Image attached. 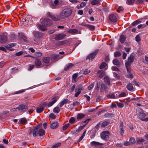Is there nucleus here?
I'll return each mask as SVG.
<instances>
[{"label":"nucleus","mask_w":148,"mask_h":148,"mask_svg":"<svg viewBox=\"0 0 148 148\" xmlns=\"http://www.w3.org/2000/svg\"><path fill=\"white\" fill-rule=\"evenodd\" d=\"M34 67V66L31 65H29L28 66V68H27V70L28 71H30L32 70L33 69Z\"/></svg>","instance_id":"nucleus-57"},{"label":"nucleus","mask_w":148,"mask_h":148,"mask_svg":"<svg viewBox=\"0 0 148 148\" xmlns=\"http://www.w3.org/2000/svg\"><path fill=\"white\" fill-rule=\"evenodd\" d=\"M56 117V115L53 113H51L49 115V118L51 119H55Z\"/></svg>","instance_id":"nucleus-44"},{"label":"nucleus","mask_w":148,"mask_h":148,"mask_svg":"<svg viewBox=\"0 0 148 148\" xmlns=\"http://www.w3.org/2000/svg\"><path fill=\"white\" fill-rule=\"evenodd\" d=\"M70 124L69 123L66 124L65 125L63 126V130H65L69 126Z\"/></svg>","instance_id":"nucleus-49"},{"label":"nucleus","mask_w":148,"mask_h":148,"mask_svg":"<svg viewBox=\"0 0 148 148\" xmlns=\"http://www.w3.org/2000/svg\"><path fill=\"white\" fill-rule=\"evenodd\" d=\"M78 30L76 29H69L68 30L67 32L70 33L72 35L77 34L78 32Z\"/></svg>","instance_id":"nucleus-16"},{"label":"nucleus","mask_w":148,"mask_h":148,"mask_svg":"<svg viewBox=\"0 0 148 148\" xmlns=\"http://www.w3.org/2000/svg\"><path fill=\"white\" fill-rule=\"evenodd\" d=\"M42 124L40 123L35 128L30 129L28 132L27 136L29 138L32 137V134L34 137L38 135L40 136H42L45 135V131L42 129Z\"/></svg>","instance_id":"nucleus-1"},{"label":"nucleus","mask_w":148,"mask_h":148,"mask_svg":"<svg viewBox=\"0 0 148 148\" xmlns=\"http://www.w3.org/2000/svg\"><path fill=\"white\" fill-rule=\"evenodd\" d=\"M144 141V139L142 138H137L136 139V142L138 144L141 143Z\"/></svg>","instance_id":"nucleus-35"},{"label":"nucleus","mask_w":148,"mask_h":148,"mask_svg":"<svg viewBox=\"0 0 148 148\" xmlns=\"http://www.w3.org/2000/svg\"><path fill=\"white\" fill-rule=\"evenodd\" d=\"M104 82L106 84L109 85L110 83V79L109 77H105L104 78Z\"/></svg>","instance_id":"nucleus-23"},{"label":"nucleus","mask_w":148,"mask_h":148,"mask_svg":"<svg viewBox=\"0 0 148 148\" xmlns=\"http://www.w3.org/2000/svg\"><path fill=\"white\" fill-rule=\"evenodd\" d=\"M57 101L56 99L53 100L52 101L49 102V103L45 102L43 103V106H41L38 107L36 109V111H42L44 110H45V107L47 106L48 107L51 106L55 103Z\"/></svg>","instance_id":"nucleus-3"},{"label":"nucleus","mask_w":148,"mask_h":148,"mask_svg":"<svg viewBox=\"0 0 148 148\" xmlns=\"http://www.w3.org/2000/svg\"><path fill=\"white\" fill-rule=\"evenodd\" d=\"M126 87L129 91H132L133 90L134 88L132 85L130 83H129L127 85Z\"/></svg>","instance_id":"nucleus-24"},{"label":"nucleus","mask_w":148,"mask_h":148,"mask_svg":"<svg viewBox=\"0 0 148 148\" xmlns=\"http://www.w3.org/2000/svg\"><path fill=\"white\" fill-rule=\"evenodd\" d=\"M86 26L89 29L91 30H94L95 29V26L94 25L87 24L86 25Z\"/></svg>","instance_id":"nucleus-32"},{"label":"nucleus","mask_w":148,"mask_h":148,"mask_svg":"<svg viewBox=\"0 0 148 148\" xmlns=\"http://www.w3.org/2000/svg\"><path fill=\"white\" fill-rule=\"evenodd\" d=\"M138 116L142 121H144V119L145 118L146 115H147V114H145L144 112H138L137 113Z\"/></svg>","instance_id":"nucleus-12"},{"label":"nucleus","mask_w":148,"mask_h":148,"mask_svg":"<svg viewBox=\"0 0 148 148\" xmlns=\"http://www.w3.org/2000/svg\"><path fill=\"white\" fill-rule=\"evenodd\" d=\"M74 66V65L72 63H69L67 65L64 69V70L67 71Z\"/></svg>","instance_id":"nucleus-22"},{"label":"nucleus","mask_w":148,"mask_h":148,"mask_svg":"<svg viewBox=\"0 0 148 148\" xmlns=\"http://www.w3.org/2000/svg\"><path fill=\"white\" fill-rule=\"evenodd\" d=\"M75 85H73L72 86V87H71V88L69 89V91L70 92H72L73 91V90H74V89L75 88Z\"/></svg>","instance_id":"nucleus-58"},{"label":"nucleus","mask_w":148,"mask_h":148,"mask_svg":"<svg viewBox=\"0 0 148 148\" xmlns=\"http://www.w3.org/2000/svg\"><path fill=\"white\" fill-rule=\"evenodd\" d=\"M35 55L37 56L40 57L42 56V53L40 52H36Z\"/></svg>","instance_id":"nucleus-55"},{"label":"nucleus","mask_w":148,"mask_h":148,"mask_svg":"<svg viewBox=\"0 0 148 148\" xmlns=\"http://www.w3.org/2000/svg\"><path fill=\"white\" fill-rule=\"evenodd\" d=\"M146 26V25L145 24H140V25H138V26L137 28L138 29H140L141 28H144V27H145Z\"/></svg>","instance_id":"nucleus-53"},{"label":"nucleus","mask_w":148,"mask_h":148,"mask_svg":"<svg viewBox=\"0 0 148 148\" xmlns=\"http://www.w3.org/2000/svg\"><path fill=\"white\" fill-rule=\"evenodd\" d=\"M141 22V21L139 20H137L134 22L132 24V25L134 26L138 24Z\"/></svg>","instance_id":"nucleus-38"},{"label":"nucleus","mask_w":148,"mask_h":148,"mask_svg":"<svg viewBox=\"0 0 148 148\" xmlns=\"http://www.w3.org/2000/svg\"><path fill=\"white\" fill-rule=\"evenodd\" d=\"M121 55V53L119 52H116L114 53V56L116 57L120 56Z\"/></svg>","instance_id":"nucleus-54"},{"label":"nucleus","mask_w":148,"mask_h":148,"mask_svg":"<svg viewBox=\"0 0 148 148\" xmlns=\"http://www.w3.org/2000/svg\"><path fill=\"white\" fill-rule=\"evenodd\" d=\"M15 45V44L14 43H11L5 46V47L7 49H8L12 47Z\"/></svg>","instance_id":"nucleus-33"},{"label":"nucleus","mask_w":148,"mask_h":148,"mask_svg":"<svg viewBox=\"0 0 148 148\" xmlns=\"http://www.w3.org/2000/svg\"><path fill=\"white\" fill-rule=\"evenodd\" d=\"M113 64L117 66H119L120 62L119 61L116 59H115L113 61Z\"/></svg>","instance_id":"nucleus-27"},{"label":"nucleus","mask_w":148,"mask_h":148,"mask_svg":"<svg viewBox=\"0 0 148 148\" xmlns=\"http://www.w3.org/2000/svg\"><path fill=\"white\" fill-rule=\"evenodd\" d=\"M68 101V100L67 99H64L62 101L60 104V107H62L64 104H65L67 103Z\"/></svg>","instance_id":"nucleus-29"},{"label":"nucleus","mask_w":148,"mask_h":148,"mask_svg":"<svg viewBox=\"0 0 148 148\" xmlns=\"http://www.w3.org/2000/svg\"><path fill=\"white\" fill-rule=\"evenodd\" d=\"M84 88L81 85H79L76 88L75 92L76 93L75 94V96L77 97L81 93V91L83 90Z\"/></svg>","instance_id":"nucleus-5"},{"label":"nucleus","mask_w":148,"mask_h":148,"mask_svg":"<svg viewBox=\"0 0 148 148\" xmlns=\"http://www.w3.org/2000/svg\"><path fill=\"white\" fill-rule=\"evenodd\" d=\"M107 65L106 63L105 62H103L99 66L100 69L104 68Z\"/></svg>","instance_id":"nucleus-40"},{"label":"nucleus","mask_w":148,"mask_h":148,"mask_svg":"<svg viewBox=\"0 0 148 148\" xmlns=\"http://www.w3.org/2000/svg\"><path fill=\"white\" fill-rule=\"evenodd\" d=\"M100 125V124H97L94 128V130L95 132H96L99 130V127Z\"/></svg>","instance_id":"nucleus-39"},{"label":"nucleus","mask_w":148,"mask_h":148,"mask_svg":"<svg viewBox=\"0 0 148 148\" xmlns=\"http://www.w3.org/2000/svg\"><path fill=\"white\" fill-rule=\"evenodd\" d=\"M126 37L123 35H121L119 38L120 41L121 43H123L125 40Z\"/></svg>","instance_id":"nucleus-25"},{"label":"nucleus","mask_w":148,"mask_h":148,"mask_svg":"<svg viewBox=\"0 0 148 148\" xmlns=\"http://www.w3.org/2000/svg\"><path fill=\"white\" fill-rule=\"evenodd\" d=\"M112 69L113 71H119V69L115 66H112L111 68Z\"/></svg>","instance_id":"nucleus-59"},{"label":"nucleus","mask_w":148,"mask_h":148,"mask_svg":"<svg viewBox=\"0 0 148 148\" xmlns=\"http://www.w3.org/2000/svg\"><path fill=\"white\" fill-rule=\"evenodd\" d=\"M51 7L53 9H55L57 8L58 7L57 5H55L54 3H52L51 4Z\"/></svg>","instance_id":"nucleus-48"},{"label":"nucleus","mask_w":148,"mask_h":148,"mask_svg":"<svg viewBox=\"0 0 148 148\" xmlns=\"http://www.w3.org/2000/svg\"><path fill=\"white\" fill-rule=\"evenodd\" d=\"M23 53V52L22 51H20L17 53H16V55L17 56H20Z\"/></svg>","instance_id":"nucleus-64"},{"label":"nucleus","mask_w":148,"mask_h":148,"mask_svg":"<svg viewBox=\"0 0 148 148\" xmlns=\"http://www.w3.org/2000/svg\"><path fill=\"white\" fill-rule=\"evenodd\" d=\"M98 73L99 74V77H101L105 75L104 71L102 70H101L98 72Z\"/></svg>","instance_id":"nucleus-31"},{"label":"nucleus","mask_w":148,"mask_h":148,"mask_svg":"<svg viewBox=\"0 0 148 148\" xmlns=\"http://www.w3.org/2000/svg\"><path fill=\"white\" fill-rule=\"evenodd\" d=\"M34 64L35 65L37 66H40L41 64V63L40 60L38 58L35 59L34 61Z\"/></svg>","instance_id":"nucleus-18"},{"label":"nucleus","mask_w":148,"mask_h":148,"mask_svg":"<svg viewBox=\"0 0 148 148\" xmlns=\"http://www.w3.org/2000/svg\"><path fill=\"white\" fill-rule=\"evenodd\" d=\"M8 40L7 37L5 35H0V42L1 43H4Z\"/></svg>","instance_id":"nucleus-13"},{"label":"nucleus","mask_w":148,"mask_h":148,"mask_svg":"<svg viewBox=\"0 0 148 148\" xmlns=\"http://www.w3.org/2000/svg\"><path fill=\"white\" fill-rule=\"evenodd\" d=\"M135 1V0H127V3L128 4L130 5L134 3Z\"/></svg>","instance_id":"nucleus-47"},{"label":"nucleus","mask_w":148,"mask_h":148,"mask_svg":"<svg viewBox=\"0 0 148 148\" xmlns=\"http://www.w3.org/2000/svg\"><path fill=\"white\" fill-rule=\"evenodd\" d=\"M109 123V122L108 121H104L101 124V127H104L107 126V125H108Z\"/></svg>","instance_id":"nucleus-42"},{"label":"nucleus","mask_w":148,"mask_h":148,"mask_svg":"<svg viewBox=\"0 0 148 148\" xmlns=\"http://www.w3.org/2000/svg\"><path fill=\"white\" fill-rule=\"evenodd\" d=\"M37 27L39 29L41 30L44 31L46 29V27L43 26L42 25H41L40 24H38L37 25Z\"/></svg>","instance_id":"nucleus-26"},{"label":"nucleus","mask_w":148,"mask_h":148,"mask_svg":"<svg viewBox=\"0 0 148 148\" xmlns=\"http://www.w3.org/2000/svg\"><path fill=\"white\" fill-rule=\"evenodd\" d=\"M58 55L53 54L51 57V60L53 61H57L59 59Z\"/></svg>","instance_id":"nucleus-19"},{"label":"nucleus","mask_w":148,"mask_h":148,"mask_svg":"<svg viewBox=\"0 0 148 148\" xmlns=\"http://www.w3.org/2000/svg\"><path fill=\"white\" fill-rule=\"evenodd\" d=\"M55 39L57 40L62 39L66 36V35L64 34H59L54 35Z\"/></svg>","instance_id":"nucleus-9"},{"label":"nucleus","mask_w":148,"mask_h":148,"mask_svg":"<svg viewBox=\"0 0 148 148\" xmlns=\"http://www.w3.org/2000/svg\"><path fill=\"white\" fill-rule=\"evenodd\" d=\"M120 133L121 135L123 136L124 132V130L123 128H120Z\"/></svg>","instance_id":"nucleus-56"},{"label":"nucleus","mask_w":148,"mask_h":148,"mask_svg":"<svg viewBox=\"0 0 148 148\" xmlns=\"http://www.w3.org/2000/svg\"><path fill=\"white\" fill-rule=\"evenodd\" d=\"M136 40L137 42H139L140 41V36L138 35L136 36L135 37Z\"/></svg>","instance_id":"nucleus-61"},{"label":"nucleus","mask_w":148,"mask_h":148,"mask_svg":"<svg viewBox=\"0 0 148 148\" xmlns=\"http://www.w3.org/2000/svg\"><path fill=\"white\" fill-rule=\"evenodd\" d=\"M94 84H91L89 86H88V88L89 90H90L92 89L94 87Z\"/></svg>","instance_id":"nucleus-63"},{"label":"nucleus","mask_w":148,"mask_h":148,"mask_svg":"<svg viewBox=\"0 0 148 148\" xmlns=\"http://www.w3.org/2000/svg\"><path fill=\"white\" fill-rule=\"evenodd\" d=\"M126 96V93L124 92H123L119 95L118 97H123Z\"/></svg>","instance_id":"nucleus-46"},{"label":"nucleus","mask_w":148,"mask_h":148,"mask_svg":"<svg viewBox=\"0 0 148 148\" xmlns=\"http://www.w3.org/2000/svg\"><path fill=\"white\" fill-rule=\"evenodd\" d=\"M60 145L61 143H58L52 145L51 148H57L58 147L60 146Z\"/></svg>","instance_id":"nucleus-41"},{"label":"nucleus","mask_w":148,"mask_h":148,"mask_svg":"<svg viewBox=\"0 0 148 148\" xmlns=\"http://www.w3.org/2000/svg\"><path fill=\"white\" fill-rule=\"evenodd\" d=\"M131 64V63H129V62H127V61L125 63V66L126 68H127L130 67Z\"/></svg>","instance_id":"nucleus-60"},{"label":"nucleus","mask_w":148,"mask_h":148,"mask_svg":"<svg viewBox=\"0 0 148 148\" xmlns=\"http://www.w3.org/2000/svg\"><path fill=\"white\" fill-rule=\"evenodd\" d=\"M75 119L74 117H71L69 120V122L71 123H73L75 122Z\"/></svg>","instance_id":"nucleus-50"},{"label":"nucleus","mask_w":148,"mask_h":148,"mask_svg":"<svg viewBox=\"0 0 148 148\" xmlns=\"http://www.w3.org/2000/svg\"><path fill=\"white\" fill-rule=\"evenodd\" d=\"M72 12V9L69 8L64 9L60 14V17L61 18L65 19L69 17Z\"/></svg>","instance_id":"nucleus-2"},{"label":"nucleus","mask_w":148,"mask_h":148,"mask_svg":"<svg viewBox=\"0 0 148 148\" xmlns=\"http://www.w3.org/2000/svg\"><path fill=\"white\" fill-rule=\"evenodd\" d=\"M110 133L108 131H104L101 134V138L105 140H107L109 139Z\"/></svg>","instance_id":"nucleus-4"},{"label":"nucleus","mask_w":148,"mask_h":148,"mask_svg":"<svg viewBox=\"0 0 148 148\" xmlns=\"http://www.w3.org/2000/svg\"><path fill=\"white\" fill-rule=\"evenodd\" d=\"M43 62L46 64L49 63L50 61L49 58L48 57H45L43 58Z\"/></svg>","instance_id":"nucleus-28"},{"label":"nucleus","mask_w":148,"mask_h":148,"mask_svg":"<svg viewBox=\"0 0 148 148\" xmlns=\"http://www.w3.org/2000/svg\"><path fill=\"white\" fill-rule=\"evenodd\" d=\"M117 104L118 107L119 108H122L124 106L123 104L120 102H117Z\"/></svg>","instance_id":"nucleus-51"},{"label":"nucleus","mask_w":148,"mask_h":148,"mask_svg":"<svg viewBox=\"0 0 148 148\" xmlns=\"http://www.w3.org/2000/svg\"><path fill=\"white\" fill-rule=\"evenodd\" d=\"M98 50H95L93 52L90 53L87 57L86 58V60H91V61H92L93 59L95 58L96 55L98 53Z\"/></svg>","instance_id":"nucleus-6"},{"label":"nucleus","mask_w":148,"mask_h":148,"mask_svg":"<svg viewBox=\"0 0 148 148\" xmlns=\"http://www.w3.org/2000/svg\"><path fill=\"white\" fill-rule=\"evenodd\" d=\"M47 16L48 17L52 19L54 21H59L61 18L60 16H57L51 14L49 12H48Z\"/></svg>","instance_id":"nucleus-8"},{"label":"nucleus","mask_w":148,"mask_h":148,"mask_svg":"<svg viewBox=\"0 0 148 148\" xmlns=\"http://www.w3.org/2000/svg\"><path fill=\"white\" fill-rule=\"evenodd\" d=\"M28 109L27 106L25 105L22 104L18 106V107L16 108L15 110H27Z\"/></svg>","instance_id":"nucleus-10"},{"label":"nucleus","mask_w":148,"mask_h":148,"mask_svg":"<svg viewBox=\"0 0 148 148\" xmlns=\"http://www.w3.org/2000/svg\"><path fill=\"white\" fill-rule=\"evenodd\" d=\"M134 58L132 56H130L128 58V61L127 62L130 63H131L134 61Z\"/></svg>","instance_id":"nucleus-37"},{"label":"nucleus","mask_w":148,"mask_h":148,"mask_svg":"<svg viewBox=\"0 0 148 148\" xmlns=\"http://www.w3.org/2000/svg\"><path fill=\"white\" fill-rule=\"evenodd\" d=\"M107 88L106 87L105 84H101V91L103 90L106 91Z\"/></svg>","instance_id":"nucleus-34"},{"label":"nucleus","mask_w":148,"mask_h":148,"mask_svg":"<svg viewBox=\"0 0 148 148\" xmlns=\"http://www.w3.org/2000/svg\"><path fill=\"white\" fill-rule=\"evenodd\" d=\"M101 0H93L91 2V4L92 5H99L101 4L100 3V2L101 1Z\"/></svg>","instance_id":"nucleus-20"},{"label":"nucleus","mask_w":148,"mask_h":148,"mask_svg":"<svg viewBox=\"0 0 148 148\" xmlns=\"http://www.w3.org/2000/svg\"><path fill=\"white\" fill-rule=\"evenodd\" d=\"M90 144L91 146H101L103 145V144L102 143L95 141H93L91 142Z\"/></svg>","instance_id":"nucleus-17"},{"label":"nucleus","mask_w":148,"mask_h":148,"mask_svg":"<svg viewBox=\"0 0 148 148\" xmlns=\"http://www.w3.org/2000/svg\"><path fill=\"white\" fill-rule=\"evenodd\" d=\"M15 37V35L14 34H10V40H13L14 38Z\"/></svg>","instance_id":"nucleus-62"},{"label":"nucleus","mask_w":148,"mask_h":148,"mask_svg":"<svg viewBox=\"0 0 148 148\" xmlns=\"http://www.w3.org/2000/svg\"><path fill=\"white\" fill-rule=\"evenodd\" d=\"M77 77V74L75 73L73 75L72 81L73 82H75L76 81V79Z\"/></svg>","instance_id":"nucleus-30"},{"label":"nucleus","mask_w":148,"mask_h":148,"mask_svg":"<svg viewBox=\"0 0 148 148\" xmlns=\"http://www.w3.org/2000/svg\"><path fill=\"white\" fill-rule=\"evenodd\" d=\"M110 21L113 22H116L117 21V16L116 14H111L109 17Z\"/></svg>","instance_id":"nucleus-11"},{"label":"nucleus","mask_w":148,"mask_h":148,"mask_svg":"<svg viewBox=\"0 0 148 148\" xmlns=\"http://www.w3.org/2000/svg\"><path fill=\"white\" fill-rule=\"evenodd\" d=\"M41 23L43 26L47 27L51 25L52 23V21L50 19L45 18L43 20Z\"/></svg>","instance_id":"nucleus-7"},{"label":"nucleus","mask_w":148,"mask_h":148,"mask_svg":"<svg viewBox=\"0 0 148 148\" xmlns=\"http://www.w3.org/2000/svg\"><path fill=\"white\" fill-rule=\"evenodd\" d=\"M59 126V124L57 122H54L50 124V128L51 129H55L57 128Z\"/></svg>","instance_id":"nucleus-15"},{"label":"nucleus","mask_w":148,"mask_h":148,"mask_svg":"<svg viewBox=\"0 0 148 148\" xmlns=\"http://www.w3.org/2000/svg\"><path fill=\"white\" fill-rule=\"evenodd\" d=\"M90 72V70L88 69H85L83 73L84 75H86L89 73Z\"/></svg>","instance_id":"nucleus-43"},{"label":"nucleus","mask_w":148,"mask_h":148,"mask_svg":"<svg viewBox=\"0 0 148 148\" xmlns=\"http://www.w3.org/2000/svg\"><path fill=\"white\" fill-rule=\"evenodd\" d=\"M129 142L130 145H132L136 142V140L133 138L132 137L130 138Z\"/></svg>","instance_id":"nucleus-36"},{"label":"nucleus","mask_w":148,"mask_h":148,"mask_svg":"<svg viewBox=\"0 0 148 148\" xmlns=\"http://www.w3.org/2000/svg\"><path fill=\"white\" fill-rule=\"evenodd\" d=\"M107 97L108 98H115V95L113 93H110L108 95Z\"/></svg>","instance_id":"nucleus-45"},{"label":"nucleus","mask_w":148,"mask_h":148,"mask_svg":"<svg viewBox=\"0 0 148 148\" xmlns=\"http://www.w3.org/2000/svg\"><path fill=\"white\" fill-rule=\"evenodd\" d=\"M27 123L26 119L25 118H22L20 119L18 122V124L20 125L21 124H25Z\"/></svg>","instance_id":"nucleus-14"},{"label":"nucleus","mask_w":148,"mask_h":148,"mask_svg":"<svg viewBox=\"0 0 148 148\" xmlns=\"http://www.w3.org/2000/svg\"><path fill=\"white\" fill-rule=\"evenodd\" d=\"M129 73L128 74H127L126 75V77H127L130 78H132L134 77L133 75L131 73Z\"/></svg>","instance_id":"nucleus-52"},{"label":"nucleus","mask_w":148,"mask_h":148,"mask_svg":"<svg viewBox=\"0 0 148 148\" xmlns=\"http://www.w3.org/2000/svg\"><path fill=\"white\" fill-rule=\"evenodd\" d=\"M85 116V115L83 113L78 114L77 116V118L78 120H80L83 118Z\"/></svg>","instance_id":"nucleus-21"}]
</instances>
